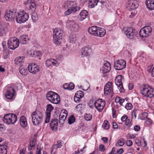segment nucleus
<instances>
[{"mask_svg":"<svg viewBox=\"0 0 154 154\" xmlns=\"http://www.w3.org/2000/svg\"><path fill=\"white\" fill-rule=\"evenodd\" d=\"M63 7L67 8V11L64 12L65 15H69L71 14L75 13L81 9L80 7L77 6L76 3L72 1H67L64 2Z\"/></svg>","mask_w":154,"mask_h":154,"instance_id":"obj_1","label":"nucleus"},{"mask_svg":"<svg viewBox=\"0 0 154 154\" xmlns=\"http://www.w3.org/2000/svg\"><path fill=\"white\" fill-rule=\"evenodd\" d=\"M96 26H93L88 28V31L91 34L99 37L103 36L106 33V31L103 28L99 29Z\"/></svg>","mask_w":154,"mask_h":154,"instance_id":"obj_2","label":"nucleus"},{"mask_svg":"<svg viewBox=\"0 0 154 154\" xmlns=\"http://www.w3.org/2000/svg\"><path fill=\"white\" fill-rule=\"evenodd\" d=\"M124 33L126 37L131 41H134L137 38V32L131 27H126L125 29Z\"/></svg>","mask_w":154,"mask_h":154,"instance_id":"obj_3","label":"nucleus"},{"mask_svg":"<svg viewBox=\"0 0 154 154\" xmlns=\"http://www.w3.org/2000/svg\"><path fill=\"white\" fill-rule=\"evenodd\" d=\"M47 99L54 104H58L60 101V98L57 93L53 91H49L46 94Z\"/></svg>","mask_w":154,"mask_h":154,"instance_id":"obj_4","label":"nucleus"},{"mask_svg":"<svg viewBox=\"0 0 154 154\" xmlns=\"http://www.w3.org/2000/svg\"><path fill=\"white\" fill-rule=\"evenodd\" d=\"M16 115L14 114H8L5 115L3 119L4 122L7 124H12L15 123L17 120Z\"/></svg>","mask_w":154,"mask_h":154,"instance_id":"obj_5","label":"nucleus"},{"mask_svg":"<svg viewBox=\"0 0 154 154\" xmlns=\"http://www.w3.org/2000/svg\"><path fill=\"white\" fill-rule=\"evenodd\" d=\"M140 92L143 97L151 98L154 96V89L144 86L140 89Z\"/></svg>","mask_w":154,"mask_h":154,"instance_id":"obj_6","label":"nucleus"},{"mask_svg":"<svg viewBox=\"0 0 154 154\" xmlns=\"http://www.w3.org/2000/svg\"><path fill=\"white\" fill-rule=\"evenodd\" d=\"M29 17V14L24 12H20L18 14V15L16 16L17 22L21 23L26 21Z\"/></svg>","mask_w":154,"mask_h":154,"instance_id":"obj_7","label":"nucleus"},{"mask_svg":"<svg viewBox=\"0 0 154 154\" xmlns=\"http://www.w3.org/2000/svg\"><path fill=\"white\" fill-rule=\"evenodd\" d=\"M19 42L18 39L16 37L9 39L8 42V47L11 50H14L19 46Z\"/></svg>","mask_w":154,"mask_h":154,"instance_id":"obj_8","label":"nucleus"},{"mask_svg":"<svg viewBox=\"0 0 154 154\" xmlns=\"http://www.w3.org/2000/svg\"><path fill=\"white\" fill-rule=\"evenodd\" d=\"M152 29L150 26H146L142 28L139 32L140 35L143 37H147L150 35Z\"/></svg>","mask_w":154,"mask_h":154,"instance_id":"obj_9","label":"nucleus"},{"mask_svg":"<svg viewBox=\"0 0 154 154\" xmlns=\"http://www.w3.org/2000/svg\"><path fill=\"white\" fill-rule=\"evenodd\" d=\"M114 68L116 70H120L125 68L126 66V62L125 60L120 59L114 63Z\"/></svg>","mask_w":154,"mask_h":154,"instance_id":"obj_10","label":"nucleus"},{"mask_svg":"<svg viewBox=\"0 0 154 154\" xmlns=\"http://www.w3.org/2000/svg\"><path fill=\"white\" fill-rule=\"evenodd\" d=\"M105 105V101L102 99H99L95 101L94 105L95 108L99 112H101L103 109Z\"/></svg>","mask_w":154,"mask_h":154,"instance_id":"obj_11","label":"nucleus"},{"mask_svg":"<svg viewBox=\"0 0 154 154\" xmlns=\"http://www.w3.org/2000/svg\"><path fill=\"white\" fill-rule=\"evenodd\" d=\"M139 6L138 2L137 0H129L128 2L127 8L129 10H134Z\"/></svg>","mask_w":154,"mask_h":154,"instance_id":"obj_12","label":"nucleus"},{"mask_svg":"<svg viewBox=\"0 0 154 154\" xmlns=\"http://www.w3.org/2000/svg\"><path fill=\"white\" fill-rule=\"evenodd\" d=\"M123 77L122 75H119L115 79V83L118 86L120 92H123L124 91V88L122 82V79Z\"/></svg>","mask_w":154,"mask_h":154,"instance_id":"obj_13","label":"nucleus"},{"mask_svg":"<svg viewBox=\"0 0 154 154\" xmlns=\"http://www.w3.org/2000/svg\"><path fill=\"white\" fill-rule=\"evenodd\" d=\"M15 92L14 88L11 87L7 90L5 94V97L8 100H12L14 98Z\"/></svg>","mask_w":154,"mask_h":154,"instance_id":"obj_14","label":"nucleus"},{"mask_svg":"<svg viewBox=\"0 0 154 154\" xmlns=\"http://www.w3.org/2000/svg\"><path fill=\"white\" fill-rule=\"evenodd\" d=\"M66 24L73 31H76L79 29V26L78 24L73 20H68L66 22Z\"/></svg>","mask_w":154,"mask_h":154,"instance_id":"obj_15","label":"nucleus"},{"mask_svg":"<svg viewBox=\"0 0 154 154\" xmlns=\"http://www.w3.org/2000/svg\"><path fill=\"white\" fill-rule=\"evenodd\" d=\"M29 71L33 74H35L39 70V67L34 63L29 64L28 67Z\"/></svg>","mask_w":154,"mask_h":154,"instance_id":"obj_16","label":"nucleus"},{"mask_svg":"<svg viewBox=\"0 0 154 154\" xmlns=\"http://www.w3.org/2000/svg\"><path fill=\"white\" fill-rule=\"evenodd\" d=\"M42 53L40 51H29L27 52L26 55V57H42Z\"/></svg>","mask_w":154,"mask_h":154,"instance_id":"obj_17","label":"nucleus"},{"mask_svg":"<svg viewBox=\"0 0 154 154\" xmlns=\"http://www.w3.org/2000/svg\"><path fill=\"white\" fill-rule=\"evenodd\" d=\"M104 93L105 95H107L113 92V88L112 84L111 82H108L105 85L104 90Z\"/></svg>","mask_w":154,"mask_h":154,"instance_id":"obj_18","label":"nucleus"},{"mask_svg":"<svg viewBox=\"0 0 154 154\" xmlns=\"http://www.w3.org/2000/svg\"><path fill=\"white\" fill-rule=\"evenodd\" d=\"M91 51V49L90 48L86 46L83 47L81 50V56L82 57L88 56Z\"/></svg>","mask_w":154,"mask_h":154,"instance_id":"obj_19","label":"nucleus"},{"mask_svg":"<svg viewBox=\"0 0 154 154\" xmlns=\"http://www.w3.org/2000/svg\"><path fill=\"white\" fill-rule=\"evenodd\" d=\"M111 69V65L109 62L107 61H105L102 68L103 73H106L110 71Z\"/></svg>","mask_w":154,"mask_h":154,"instance_id":"obj_20","label":"nucleus"},{"mask_svg":"<svg viewBox=\"0 0 154 154\" xmlns=\"http://www.w3.org/2000/svg\"><path fill=\"white\" fill-rule=\"evenodd\" d=\"M88 12L86 10H83L80 13L78 17L80 21H82L85 19L88 16Z\"/></svg>","mask_w":154,"mask_h":154,"instance_id":"obj_21","label":"nucleus"},{"mask_svg":"<svg viewBox=\"0 0 154 154\" xmlns=\"http://www.w3.org/2000/svg\"><path fill=\"white\" fill-rule=\"evenodd\" d=\"M5 18L7 21L12 20L15 17V14L10 11H7L5 16Z\"/></svg>","mask_w":154,"mask_h":154,"instance_id":"obj_22","label":"nucleus"},{"mask_svg":"<svg viewBox=\"0 0 154 154\" xmlns=\"http://www.w3.org/2000/svg\"><path fill=\"white\" fill-rule=\"evenodd\" d=\"M145 3L147 8L149 10H154V0H146Z\"/></svg>","mask_w":154,"mask_h":154,"instance_id":"obj_23","label":"nucleus"},{"mask_svg":"<svg viewBox=\"0 0 154 154\" xmlns=\"http://www.w3.org/2000/svg\"><path fill=\"white\" fill-rule=\"evenodd\" d=\"M46 66L49 67L52 64L56 66L59 65V63L56 61L54 59H48L46 62Z\"/></svg>","mask_w":154,"mask_h":154,"instance_id":"obj_24","label":"nucleus"},{"mask_svg":"<svg viewBox=\"0 0 154 154\" xmlns=\"http://www.w3.org/2000/svg\"><path fill=\"white\" fill-rule=\"evenodd\" d=\"M58 121L56 119L51 120L50 124V127L52 130H56L57 128Z\"/></svg>","mask_w":154,"mask_h":154,"instance_id":"obj_25","label":"nucleus"},{"mask_svg":"<svg viewBox=\"0 0 154 154\" xmlns=\"http://www.w3.org/2000/svg\"><path fill=\"white\" fill-rule=\"evenodd\" d=\"M32 116L35 117V118H37L38 120H39L41 122H42V115L41 112L37 111L33 112L32 113Z\"/></svg>","mask_w":154,"mask_h":154,"instance_id":"obj_26","label":"nucleus"},{"mask_svg":"<svg viewBox=\"0 0 154 154\" xmlns=\"http://www.w3.org/2000/svg\"><path fill=\"white\" fill-rule=\"evenodd\" d=\"M20 124L21 127H25L27 125V122L25 117L22 116L20 117Z\"/></svg>","mask_w":154,"mask_h":154,"instance_id":"obj_27","label":"nucleus"},{"mask_svg":"<svg viewBox=\"0 0 154 154\" xmlns=\"http://www.w3.org/2000/svg\"><path fill=\"white\" fill-rule=\"evenodd\" d=\"M6 31L7 28L5 25H0V36H2L5 35Z\"/></svg>","mask_w":154,"mask_h":154,"instance_id":"obj_28","label":"nucleus"},{"mask_svg":"<svg viewBox=\"0 0 154 154\" xmlns=\"http://www.w3.org/2000/svg\"><path fill=\"white\" fill-rule=\"evenodd\" d=\"M60 35V36H53L54 42L55 44L59 45L61 43L63 36Z\"/></svg>","mask_w":154,"mask_h":154,"instance_id":"obj_29","label":"nucleus"},{"mask_svg":"<svg viewBox=\"0 0 154 154\" xmlns=\"http://www.w3.org/2000/svg\"><path fill=\"white\" fill-rule=\"evenodd\" d=\"M36 141V140L35 139H32L30 140L29 144L27 146L29 150H30L35 147Z\"/></svg>","mask_w":154,"mask_h":154,"instance_id":"obj_30","label":"nucleus"},{"mask_svg":"<svg viewBox=\"0 0 154 154\" xmlns=\"http://www.w3.org/2000/svg\"><path fill=\"white\" fill-rule=\"evenodd\" d=\"M63 114L64 113H60L59 116V122L61 125H62L64 123L65 120L66 119L67 115L65 116Z\"/></svg>","mask_w":154,"mask_h":154,"instance_id":"obj_31","label":"nucleus"},{"mask_svg":"<svg viewBox=\"0 0 154 154\" xmlns=\"http://www.w3.org/2000/svg\"><path fill=\"white\" fill-rule=\"evenodd\" d=\"M7 147L6 145H0V154H7Z\"/></svg>","mask_w":154,"mask_h":154,"instance_id":"obj_32","label":"nucleus"},{"mask_svg":"<svg viewBox=\"0 0 154 154\" xmlns=\"http://www.w3.org/2000/svg\"><path fill=\"white\" fill-rule=\"evenodd\" d=\"M19 72L20 73L23 75H25L27 74V70L22 66H20L19 68Z\"/></svg>","mask_w":154,"mask_h":154,"instance_id":"obj_33","label":"nucleus"},{"mask_svg":"<svg viewBox=\"0 0 154 154\" xmlns=\"http://www.w3.org/2000/svg\"><path fill=\"white\" fill-rule=\"evenodd\" d=\"M60 35L61 36H63V32H61L60 31H59L57 28H55L53 31V36H60Z\"/></svg>","mask_w":154,"mask_h":154,"instance_id":"obj_34","label":"nucleus"},{"mask_svg":"<svg viewBox=\"0 0 154 154\" xmlns=\"http://www.w3.org/2000/svg\"><path fill=\"white\" fill-rule=\"evenodd\" d=\"M89 2L90 6H91V8L94 7L97 5L98 3H99L97 0H90Z\"/></svg>","mask_w":154,"mask_h":154,"instance_id":"obj_35","label":"nucleus"},{"mask_svg":"<svg viewBox=\"0 0 154 154\" xmlns=\"http://www.w3.org/2000/svg\"><path fill=\"white\" fill-rule=\"evenodd\" d=\"M14 63L17 65H21L24 62L23 58H15L14 60Z\"/></svg>","mask_w":154,"mask_h":154,"instance_id":"obj_36","label":"nucleus"},{"mask_svg":"<svg viewBox=\"0 0 154 154\" xmlns=\"http://www.w3.org/2000/svg\"><path fill=\"white\" fill-rule=\"evenodd\" d=\"M47 108L46 109L45 113L46 114H51V112L53 110L54 108L51 104H49L47 105Z\"/></svg>","mask_w":154,"mask_h":154,"instance_id":"obj_37","label":"nucleus"},{"mask_svg":"<svg viewBox=\"0 0 154 154\" xmlns=\"http://www.w3.org/2000/svg\"><path fill=\"white\" fill-rule=\"evenodd\" d=\"M125 139L124 138H121L119 139L116 143V146H123L125 144Z\"/></svg>","mask_w":154,"mask_h":154,"instance_id":"obj_38","label":"nucleus"},{"mask_svg":"<svg viewBox=\"0 0 154 154\" xmlns=\"http://www.w3.org/2000/svg\"><path fill=\"white\" fill-rule=\"evenodd\" d=\"M32 118L33 124L34 125H38L42 122L39 120H38L37 118H35V117L32 116Z\"/></svg>","mask_w":154,"mask_h":154,"instance_id":"obj_39","label":"nucleus"},{"mask_svg":"<svg viewBox=\"0 0 154 154\" xmlns=\"http://www.w3.org/2000/svg\"><path fill=\"white\" fill-rule=\"evenodd\" d=\"M75 95L76 97H79V98H82L84 96V94L83 92L82 91H79L76 92Z\"/></svg>","mask_w":154,"mask_h":154,"instance_id":"obj_40","label":"nucleus"},{"mask_svg":"<svg viewBox=\"0 0 154 154\" xmlns=\"http://www.w3.org/2000/svg\"><path fill=\"white\" fill-rule=\"evenodd\" d=\"M102 126L106 129H109V125L108 122L106 120H105L102 125Z\"/></svg>","mask_w":154,"mask_h":154,"instance_id":"obj_41","label":"nucleus"},{"mask_svg":"<svg viewBox=\"0 0 154 154\" xmlns=\"http://www.w3.org/2000/svg\"><path fill=\"white\" fill-rule=\"evenodd\" d=\"M30 9H31L32 11H35V9L36 6L34 2H32L29 5Z\"/></svg>","mask_w":154,"mask_h":154,"instance_id":"obj_42","label":"nucleus"},{"mask_svg":"<svg viewBox=\"0 0 154 154\" xmlns=\"http://www.w3.org/2000/svg\"><path fill=\"white\" fill-rule=\"evenodd\" d=\"M68 123L69 124H71L74 123L75 121V118L73 116H72L68 119Z\"/></svg>","mask_w":154,"mask_h":154,"instance_id":"obj_43","label":"nucleus"},{"mask_svg":"<svg viewBox=\"0 0 154 154\" xmlns=\"http://www.w3.org/2000/svg\"><path fill=\"white\" fill-rule=\"evenodd\" d=\"M92 115L90 114H86L85 116V118L87 121H90L92 119Z\"/></svg>","mask_w":154,"mask_h":154,"instance_id":"obj_44","label":"nucleus"},{"mask_svg":"<svg viewBox=\"0 0 154 154\" xmlns=\"http://www.w3.org/2000/svg\"><path fill=\"white\" fill-rule=\"evenodd\" d=\"M32 18L34 22H35L38 19L37 16L35 13H33L32 14Z\"/></svg>","mask_w":154,"mask_h":154,"instance_id":"obj_45","label":"nucleus"},{"mask_svg":"<svg viewBox=\"0 0 154 154\" xmlns=\"http://www.w3.org/2000/svg\"><path fill=\"white\" fill-rule=\"evenodd\" d=\"M125 107L127 109L130 110L132 109L133 106L131 103H129L126 104Z\"/></svg>","mask_w":154,"mask_h":154,"instance_id":"obj_46","label":"nucleus"},{"mask_svg":"<svg viewBox=\"0 0 154 154\" xmlns=\"http://www.w3.org/2000/svg\"><path fill=\"white\" fill-rule=\"evenodd\" d=\"M75 85L72 82H70L69 84H68V90H72L74 88Z\"/></svg>","mask_w":154,"mask_h":154,"instance_id":"obj_47","label":"nucleus"},{"mask_svg":"<svg viewBox=\"0 0 154 154\" xmlns=\"http://www.w3.org/2000/svg\"><path fill=\"white\" fill-rule=\"evenodd\" d=\"M46 117L45 119V123H48L49 122V120L50 118L51 114L48 113V114H46Z\"/></svg>","mask_w":154,"mask_h":154,"instance_id":"obj_48","label":"nucleus"},{"mask_svg":"<svg viewBox=\"0 0 154 154\" xmlns=\"http://www.w3.org/2000/svg\"><path fill=\"white\" fill-rule=\"evenodd\" d=\"M112 116L113 118H116V110L114 109L113 108H112Z\"/></svg>","mask_w":154,"mask_h":154,"instance_id":"obj_49","label":"nucleus"},{"mask_svg":"<svg viewBox=\"0 0 154 154\" xmlns=\"http://www.w3.org/2000/svg\"><path fill=\"white\" fill-rule=\"evenodd\" d=\"M99 149L100 151L103 152L105 150L104 146L103 145H100L99 146Z\"/></svg>","mask_w":154,"mask_h":154,"instance_id":"obj_50","label":"nucleus"},{"mask_svg":"<svg viewBox=\"0 0 154 154\" xmlns=\"http://www.w3.org/2000/svg\"><path fill=\"white\" fill-rule=\"evenodd\" d=\"M82 106V104H79L76 106V109L77 110L80 111L81 110Z\"/></svg>","mask_w":154,"mask_h":154,"instance_id":"obj_51","label":"nucleus"},{"mask_svg":"<svg viewBox=\"0 0 154 154\" xmlns=\"http://www.w3.org/2000/svg\"><path fill=\"white\" fill-rule=\"evenodd\" d=\"M132 142L131 140H128L126 142L127 145L129 146H131L132 145Z\"/></svg>","mask_w":154,"mask_h":154,"instance_id":"obj_52","label":"nucleus"},{"mask_svg":"<svg viewBox=\"0 0 154 154\" xmlns=\"http://www.w3.org/2000/svg\"><path fill=\"white\" fill-rule=\"evenodd\" d=\"M128 117L126 115L123 116L121 118V119L122 121L125 122L127 119Z\"/></svg>","mask_w":154,"mask_h":154,"instance_id":"obj_53","label":"nucleus"},{"mask_svg":"<svg viewBox=\"0 0 154 154\" xmlns=\"http://www.w3.org/2000/svg\"><path fill=\"white\" fill-rule=\"evenodd\" d=\"M134 129L135 131H138L140 130V127L139 125H136L134 126Z\"/></svg>","mask_w":154,"mask_h":154,"instance_id":"obj_54","label":"nucleus"},{"mask_svg":"<svg viewBox=\"0 0 154 154\" xmlns=\"http://www.w3.org/2000/svg\"><path fill=\"white\" fill-rule=\"evenodd\" d=\"M6 42L5 41H3L2 42V44L3 46V49L4 50H5L7 48V46H6Z\"/></svg>","mask_w":154,"mask_h":154,"instance_id":"obj_55","label":"nucleus"},{"mask_svg":"<svg viewBox=\"0 0 154 154\" xmlns=\"http://www.w3.org/2000/svg\"><path fill=\"white\" fill-rule=\"evenodd\" d=\"M124 152V150L123 149L120 148L118 150L116 151V153L119 154H121Z\"/></svg>","mask_w":154,"mask_h":154,"instance_id":"obj_56","label":"nucleus"},{"mask_svg":"<svg viewBox=\"0 0 154 154\" xmlns=\"http://www.w3.org/2000/svg\"><path fill=\"white\" fill-rule=\"evenodd\" d=\"M135 142L139 146H141V141L139 140L136 139L135 140Z\"/></svg>","mask_w":154,"mask_h":154,"instance_id":"obj_57","label":"nucleus"},{"mask_svg":"<svg viewBox=\"0 0 154 154\" xmlns=\"http://www.w3.org/2000/svg\"><path fill=\"white\" fill-rule=\"evenodd\" d=\"M142 117L144 118H146L148 116V114L147 112H144L142 114Z\"/></svg>","mask_w":154,"mask_h":154,"instance_id":"obj_58","label":"nucleus"},{"mask_svg":"<svg viewBox=\"0 0 154 154\" xmlns=\"http://www.w3.org/2000/svg\"><path fill=\"white\" fill-rule=\"evenodd\" d=\"M112 126L114 129H117L118 128V125L115 122H113L112 123Z\"/></svg>","mask_w":154,"mask_h":154,"instance_id":"obj_59","label":"nucleus"},{"mask_svg":"<svg viewBox=\"0 0 154 154\" xmlns=\"http://www.w3.org/2000/svg\"><path fill=\"white\" fill-rule=\"evenodd\" d=\"M103 141L105 143H106L108 141V139L106 137H103L102 138Z\"/></svg>","mask_w":154,"mask_h":154,"instance_id":"obj_60","label":"nucleus"},{"mask_svg":"<svg viewBox=\"0 0 154 154\" xmlns=\"http://www.w3.org/2000/svg\"><path fill=\"white\" fill-rule=\"evenodd\" d=\"M146 122L147 123H148L149 124H151L152 122V120L149 118H148L147 119L146 121Z\"/></svg>","mask_w":154,"mask_h":154,"instance_id":"obj_61","label":"nucleus"},{"mask_svg":"<svg viewBox=\"0 0 154 154\" xmlns=\"http://www.w3.org/2000/svg\"><path fill=\"white\" fill-rule=\"evenodd\" d=\"M120 98L119 97H116L115 99V101L116 103H119L120 102Z\"/></svg>","mask_w":154,"mask_h":154,"instance_id":"obj_62","label":"nucleus"},{"mask_svg":"<svg viewBox=\"0 0 154 154\" xmlns=\"http://www.w3.org/2000/svg\"><path fill=\"white\" fill-rule=\"evenodd\" d=\"M80 98L78 97H76V95H75L74 97V100L75 102H77L79 101Z\"/></svg>","mask_w":154,"mask_h":154,"instance_id":"obj_63","label":"nucleus"},{"mask_svg":"<svg viewBox=\"0 0 154 154\" xmlns=\"http://www.w3.org/2000/svg\"><path fill=\"white\" fill-rule=\"evenodd\" d=\"M135 12H133L131 13V15L129 16V17L131 18H133L135 16Z\"/></svg>","mask_w":154,"mask_h":154,"instance_id":"obj_64","label":"nucleus"}]
</instances>
